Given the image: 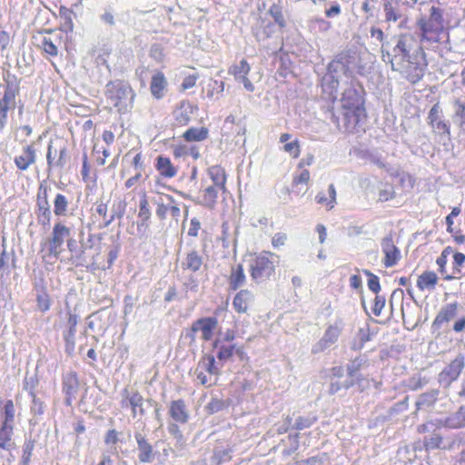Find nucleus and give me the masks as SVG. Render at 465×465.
Here are the masks:
<instances>
[{"label": "nucleus", "instance_id": "45", "mask_svg": "<svg viewBox=\"0 0 465 465\" xmlns=\"http://www.w3.org/2000/svg\"><path fill=\"white\" fill-rule=\"evenodd\" d=\"M138 217L141 219L143 225H144L151 217V210L145 194L143 195L139 203Z\"/></svg>", "mask_w": 465, "mask_h": 465}, {"label": "nucleus", "instance_id": "27", "mask_svg": "<svg viewBox=\"0 0 465 465\" xmlns=\"http://www.w3.org/2000/svg\"><path fill=\"white\" fill-rule=\"evenodd\" d=\"M193 114V106L186 101L181 102L180 105L173 112L175 121L180 125H185L190 122Z\"/></svg>", "mask_w": 465, "mask_h": 465}, {"label": "nucleus", "instance_id": "25", "mask_svg": "<svg viewBox=\"0 0 465 465\" xmlns=\"http://www.w3.org/2000/svg\"><path fill=\"white\" fill-rule=\"evenodd\" d=\"M35 150L32 145L26 146L23 153L15 158L16 167L22 171H25L35 162Z\"/></svg>", "mask_w": 465, "mask_h": 465}, {"label": "nucleus", "instance_id": "58", "mask_svg": "<svg viewBox=\"0 0 465 465\" xmlns=\"http://www.w3.org/2000/svg\"><path fill=\"white\" fill-rule=\"evenodd\" d=\"M225 407L223 401L219 399H212L211 401L206 405V410L210 414H213L222 411Z\"/></svg>", "mask_w": 465, "mask_h": 465}, {"label": "nucleus", "instance_id": "39", "mask_svg": "<svg viewBox=\"0 0 465 465\" xmlns=\"http://www.w3.org/2000/svg\"><path fill=\"white\" fill-rule=\"evenodd\" d=\"M68 199L61 193L56 194L54 201V213L57 216L66 215L68 209Z\"/></svg>", "mask_w": 465, "mask_h": 465}, {"label": "nucleus", "instance_id": "56", "mask_svg": "<svg viewBox=\"0 0 465 465\" xmlns=\"http://www.w3.org/2000/svg\"><path fill=\"white\" fill-rule=\"evenodd\" d=\"M283 150L290 153L293 158H298L301 153L300 143L298 140L286 143L283 146Z\"/></svg>", "mask_w": 465, "mask_h": 465}, {"label": "nucleus", "instance_id": "11", "mask_svg": "<svg viewBox=\"0 0 465 465\" xmlns=\"http://www.w3.org/2000/svg\"><path fill=\"white\" fill-rule=\"evenodd\" d=\"M428 123L431 126L434 134L450 138V124L442 119L439 104H435L430 108L428 114Z\"/></svg>", "mask_w": 465, "mask_h": 465}, {"label": "nucleus", "instance_id": "1", "mask_svg": "<svg viewBox=\"0 0 465 465\" xmlns=\"http://www.w3.org/2000/svg\"><path fill=\"white\" fill-rule=\"evenodd\" d=\"M395 45L391 52L390 43H382L381 47L382 61L391 64L393 71H400L406 74L411 83H417L423 76V69L415 65L413 72H409L411 67V52L417 46V40L411 33L401 34L394 36Z\"/></svg>", "mask_w": 465, "mask_h": 465}, {"label": "nucleus", "instance_id": "40", "mask_svg": "<svg viewBox=\"0 0 465 465\" xmlns=\"http://www.w3.org/2000/svg\"><path fill=\"white\" fill-rule=\"evenodd\" d=\"M437 397L438 391L436 390L421 394L416 401L417 408L422 409L431 406L437 401Z\"/></svg>", "mask_w": 465, "mask_h": 465}, {"label": "nucleus", "instance_id": "31", "mask_svg": "<svg viewBox=\"0 0 465 465\" xmlns=\"http://www.w3.org/2000/svg\"><path fill=\"white\" fill-rule=\"evenodd\" d=\"M246 281V276L242 264H237L232 268V272L229 278V284L232 290H237L242 287Z\"/></svg>", "mask_w": 465, "mask_h": 465}, {"label": "nucleus", "instance_id": "28", "mask_svg": "<svg viewBox=\"0 0 465 465\" xmlns=\"http://www.w3.org/2000/svg\"><path fill=\"white\" fill-rule=\"evenodd\" d=\"M198 368L204 371L208 375L218 379L220 368L215 362V359L212 355H204L201 358L197 365Z\"/></svg>", "mask_w": 465, "mask_h": 465}, {"label": "nucleus", "instance_id": "47", "mask_svg": "<svg viewBox=\"0 0 465 465\" xmlns=\"http://www.w3.org/2000/svg\"><path fill=\"white\" fill-rule=\"evenodd\" d=\"M36 302L37 308L42 312H45L50 309V300L48 294L45 291H39L38 285L36 284Z\"/></svg>", "mask_w": 465, "mask_h": 465}, {"label": "nucleus", "instance_id": "3", "mask_svg": "<svg viewBox=\"0 0 465 465\" xmlns=\"http://www.w3.org/2000/svg\"><path fill=\"white\" fill-rule=\"evenodd\" d=\"M5 89L3 96H0V129L4 130L7 124V114L15 107V97L19 94V82L15 75L7 73L4 77Z\"/></svg>", "mask_w": 465, "mask_h": 465}, {"label": "nucleus", "instance_id": "63", "mask_svg": "<svg viewBox=\"0 0 465 465\" xmlns=\"http://www.w3.org/2000/svg\"><path fill=\"white\" fill-rule=\"evenodd\" d=\"M287 234L284 232H277L272 238V245L274 248H280L285 244Z\"/></svg>", "mask_w": 465, "mask_h": 465}, {"label": "nucleus", "instance_id": "26", "mask_svg": "<svg viewBox=\"0 0 465 465\" xmlns=\"http://www.w3.org/2000/svg\"><path fill=\"white\" fill-rule=\"evenodd\" d=\"M440 424L450 429L465 427V408L460 407L455 413H452L444 420H440Z\"/></svg>", "mask_w": 465, "mask_h": 465}, {"label": "nucleus", "instance_id": "36", "mask_svg": "<svg viewBox=\"0 0 465 465\" xmlns=\"http://www.w3.org/2000/svg\"><path fill=\"white\" fill-rule=\"evenodd\" d=\"M329 197L325 195L324 193L320 192L315 199L318 203L326 204L329 210H331L336 203V190L333 184H330L328 188Z\"/></svg>", "mask_w": 465, "mask_h": 465}, {"label": "nucleus", "instance_id": "9", "mask_svg": "<svg viewBox=\"0 0 465 465\" xmlns=\"http://www.w3.org/2000/svg\"><path fill=\"white\" fill-rule=\"evenodd\" d=\"M152 202L156 204V215L161 220H164L168 213L178 222L181 209L179 203L171 195H161L158 198H153Z\"/></svg>", "mask_w": 465, "mask_h": 465}, {"label": "nucleus", "instance_id": "38", "mask_svg": "<svg viewBox=\"0 0 465 465\" xmlns=\"http://www.w3.org/2000/svg\"><path fill=\"white\" fill-rule=\"evenodd\" d=\"M35 384H32L31 389L29 390V395L32 398V405L30 408L31 413L34 415V417H39L42 416L45 410V404L43 400L38 398L34 391Z\"/></svg>", "mask_w": 465, "mask_h": 465}, {"label": "nucleus", "instance_id": "52", "mask_svg": "<svg viewBox=\"0 0 465 465\" xmlns=\"http://www.w3.org/2000/svg\"><path fill=\"white\" fill-rule=\"evenodd\" d=\"M130 406L133 409V415L135 416L137 414V409H139L140 414L143 412L142 408L143 397L138 392H133L128 398Z\"/></svg>", "mask_w": 465, "mask_h": 465}, {"label": "nucleus", "instance_id": "49", "mask_svg": "<svg viewBox=\"0 0 465 465\" xmlns=\"http://www.w3.org/2000/svg\"><path fill=\"white\" fill-rule=\"evenodd\" d=\"M429 20L431 21V23H434L435 26L438 27V29H443V12L441 9L431 6L430 9V17Z\"/></svg>", "mask_w": 465, "mask_h": 465}, {"label": "nucleus", "instance_id": "61", "mask_svg": "<svg viewBox=\"0 0 465 465\" xmlns=\"http://www.w3.org/2000/svg\"><path fill=\"white\" fill-rule=\"evenodd\" d=\"M394 190L391 185H386L384 189H381L379 192V201L386 202L394 197Z\"/></svg>", "mask_w": 465, "mask_h": 465}, {"label": "nucleus", "instance_id": "37", "mask_svg": "<svg viewBox=\"0 0 465 465\" xmlns=\"http://www.w3.org/2000/svg\"><path fill=\"white\" fill-rule=\"evenodd\" d=\"M383 8L387 22H396L401 17L397 2L387 1L383 4Z\"/></svg>", "mask_w": 465, "mask_h": 465}, {"label": "nucleus", "instance_id": "46", "mask_svg": "<svg viewBox=\"0 0 465 465\" xmlns=\"http://www.w3.org/2000/svg\"><path fill=\"white\" fill-rule=\"evenodd\" d=\"M219 190L221 189L215 185L209 186L204 190L203 201L206 206L210 208L213 207L218 196Z\"/></svg>", "mask_w": 465, "mask_h": 465}, {"label": "nucleus", "instance_id": "35", "mask_svg": "<svg viewBox=\"0 0 465 465\" xmlns=\"http://www.w3.org/2000/svg\"><path fill=\"white\" fill-rule=\"evenodd\" d=\"M341 334V328L337 325L330 326L322 339L320 341V346L323 349L326 348L333 343H335Z\"/></svg>", "mask_w": 465, "mask_h": 465}, {"label": "nucleus", "instance_id": "43", "mask_svg": "<svg viewBox=\"0 0 465 465\" xmlns=\"http://www.w3.org/2000/svg\"><path fill=\"white\" fill-rule=\"evenodd\" d=\"M371 334L369 329L361 328L356 335V338L351 345V348L355 351L361 350L364 344L370 341Z\"/></svg>", "mask_w": 465, "mask_h": 465}, {"label": "nucleus", "instance_id": "8", "mask_svg": "<svg viewBox=\"0 0 465 465\" xmlns=\"http://www.w3.org/2000/svg\"><path fill=\"white\" fill-rule=\"evenodd\" d=\"M465 369V356L459 353L440 373L438 381L445 387H449L457 381Z\"/></svg>", "mask_w": 465, "mask_h": 465}, {"label": "nucleus", "instance_id": "32", "mask_svg": "<svg viewBox=\"0 0 465 465\" xmlns=\"http://www.w3.org/2000/svg\"><path fill=\"white\" fill-rule=\"evenodd\" d=\"M48 191L49 188L45 184V182L42 183L39 186V191L37 194V213H46L50 211V204L48 202Z\"/></svg>", "mask_w": 465, "mask_h": 465}, {"label": "nucleus", "instance_id": "30", "mask_svg": "<svg viewBox=\"0 0 465 465\" xmlns=\"http://www.w3.org/2000/svg\"><path fill=\"white\" fill-rule=\"evenodd\" d=\"M438 282V276L434 272H424L420 274L417 281V286L420 290L431 291L435 288Z\"/></svg>", "mask_w": 465, "mask_h": 465}, {"label": "nucleus", "instance_id": "15", "mask_svg": "<svg viewBox=\"0 0 465 465\" xmlns=\"http://www.w3.org/2000/svg\"><path fill=\"white\" fill-rule=\"evenodd\" d=\"M232 448L228 443H217L210 455V465H222L231 460Z\"/></svg>", "mask_w": 465, "mask_h": 465}, {"label": "nucleus", "instance_id": "60", "mask_svg": "<svg viewBox=\"0 0 465 465\" xmlns=\"http://www.w3.org/2000/svg\"><path fill=\"white\" fill-rule=\"evenodd\" d=\"M34 449V443L31 441H28L25 444L24 450H23V456H22V465H28L29 460L32 456Z\"/></svg>", "mask_w": 465, "mask_h": 465}, {"label": "nucleus", "instance_id": "57", "mask_svg": "<svg viewBox=\"0 0 465 465\" xmlns=\"http://www.w3.org/2000/svg\"><path fill=\"white\" fill-rule=\"evenodd\" d=\"M57 148V155L58 159L54 163L55 167L64 168L67 163V153H66V147L64 145L63 146H56Z\"/></svg>", "mask_w": 465, "mask_h": 465}, {"label": "nucleus", "instance_id": "22", "mask_svg": "<svg viewBox=\"0 0 465 465\" xmlns=\"http://www.w3.org/2000/svg\"><path fill=\"white\" fill-rule=\"evenodd\" d=\"M63 390L66 395L67 404H71L72 398L75 397V394L79 388V382L74 372H68L64 377Z\"/></svg>", "mask_w": 465, "mask_h": 465}, {"label": "nucleus", "instance_id": "42", "mask_svg": "<svg viewBox=\"0 0 465 465\" xmlns=\"http://www.w3.org/2000/svg\"><path fill=\"white\" fill-rule=\"evenodd\" d=\"M213 347L218 349L217 358L219 361H227L229 360L234 351V345H223L220 344V341L216 340L213 343Z\"/></svg>", "mask_w": 465, "mask_h": 465}, {"label": "nucleus", "instance_id": "19", "mask_svg": "<svg viewBox=\"0 0 465 465\" xmlns=\"http://www.w3.org/2000/svg\"><path fill=\"white\" fill-rule=\"evenodd\" d=\"M252 301L253 295L249 290H241L234 296L232 306L237 312L245 313Z\"/></svg>", "mask_w": 465, "mask_h": 465}, {"label": "nucleus", "instance_id": "23", "mask_svg": "<svg viewBox=\"0 0 465 465\" xmlns=\"http://www.w3.org/2000/svg\"><path fill=\"white\" fill-rule=\"evenodd\" d=\"M167 87V80L162 72L155 73L151 81L150 90L152 95L156 99H161L164 95Z\"/></svg>", "mask_w": 465, "mask_h": 465}, {"label": "nucleus", "instance_id": "21", "mask_svg": "<svg viewBox=\"0 0 465 465\" xmlns=\"http://www.w3.org/2000/svg\"><path fill=\"white\" fill-rule=\"evenodd\" d=\"M203 264V256L196 250H191L186 253L184 260L182 262V268L196 272L201 269Z\"/></svg>", "mask_w": 465, "mask_h": 465}, {"label": "nucleus", "instance_id": "55", "mask_svg": "<svg viewBox=\"0 0 465 465\" xmlns=\"http://www.w3.org/2000/svg\"><path fill=\"white\" fill-rule=\"evenodd\" d=\"M57 148L54 145L53 142H50L47 147L46 153V162H47V170L48 172L54 166V159L57 156Z\"/></svg>", "mask_w": 465, "mask_h": 465}, {"label": "nucleus", "instance_id": "51", "mask_svg": "<svg viewBox=\"0 0 465 465\" xmlns=\"http://www.w3.org/2000/svg\"><path fill=\"white\" fill-rule=\"evenodd\" d=\"M360 367H361V361L358 360H355V361H351L350 364H348L347 372H348V375H349L351 381H347L343 385L344 388L348 389L354 384L353 378L356 376Z\"/></svg>", "mask_w": 465, "mask_h": 465}, {"label": "nucleus", "instance_id": "20", "mask_svg": "<svg viewBox=\"0 0 465 465\" xmlns=\"http://www.w3.org/2000/svg\"><path fill=\"white\" fill-rule=\"evenodd\" d=\"M78 323V317L76 314L69 313L67 319V331L64 333L65 346L67 351H72L74 349V336L76 332V325Z\"/></svg>", "mask_w": 465, "mask_h": 465}, {"label": "nucleus", "instance_id": "41", "mask_svg": "<svg viewBox=\"0 0 465 465\" xmlns=\"http://www.w3.org/2000/svg\"><path fill=\"white\" fill-rule=\"evenodd\" d=\"M418 25L421 31V40H430V37L427 35L429 33L432 32H440L442 29H438L437 26H435L434 23H431L430 20L420 18L418 21Z\"/></svg>", "mask_w": 465, "mask_h": 465}, {"label": "nucleus", "instance_id": "62", "mask_svg": "<svg viewBox=\"0 0 465 465\" xmlns=\"http://www.w3.org/2000/svg\"><path fill=\"white\" fill-rule=\"evenodd\" d=\"M168 430L174 437V439L177 440L179 444L183 445L184 443L183 435L176 424H169Z\"/></svg>", "mask_w": 465, "mask_h": 465}, {"label": "nucleus", "instance_id": "6", "mask_svg": "<svg viewBox=\"0 0 465 465\" xmlns=\"http://www.w3.org/2000/svg\"><path fill=\"white\" fill-rule=\"evenodd\" d=\"M350 55L347 54H338L328 65V76L331 78V88L337 89L340 80L342 77L350 79Z\"/></svg>", "mask_w": 465, "mask_h": 465}, {"label": "nucleus", "instance_id": "50", "mask_svg": "<svg viewBox=\"0 0 465 465\" xmlns=\"http://www.w3.org/2000/svg\"><path fill=\"white\" fill-rule=\"evenodd\" d=\"M194 374L196 375L197 380L202 385L206 387H210L216 383V378L208 375L204 371L200 368H196L194 371Z\"/></svg>", "mask_w": 465, "mask_h": 465}, {"label": "nucleus", "instance_id": "17", "mask_svg": "<svg viewBox=\"0 0 465 465\" xmlns=\"http://www.w3.org/2000/svg\"><path fill=\"white\" fill-rule=\"evenodd\" d=\"M12 435L13 425L2 424L0 428V448L5 452H0L1 458H6V460H9L12 457V454L9 452V450L15 444L14 441L12 440Z\"/></svg>", "mask_w": 465, "mask_h": 465}, {"label": "nucleus", "instance_id": "14", "mask_svg": "<svg viewBox=\"0 0 465 465\" xmlns=\"http://www.w3.org/2000/svg\"><path fill=\"white\" fill-rule=\"evenodd\" d=\"M251 67L245 59H242L238 64L232 65L229 69V74H232L238 82H242L245 89L252 92L254 87L252 82L247 78Z\"/></svg>", "mask_w": 465, "mask_h": 465}, {"label": "nucleus", "instance_id": "44", "mask_svg": "<svg viewBox=\"0 0 465 465\" xmlns=\"http://www.w3.org/2000/svg\"><path fill=\"white\" fill-rule=\"evenodd\" d=\"M268 13L272 17L275 24H277L281 28L286 26V21L282 14V9L279 5H272L269 8Z\"/></svg>", "mask_w": 465, "mask_h": 465}, {"label": "nucleus", "instance_id": "5", "mask_svg": "<svg viewBox=\"0 0 465 465\" xmlns=\"http://www.w3.org/2000/svg\"><path fill=\"white\" fill-rule=\"evenodd\" d=\"M365 120V108L341 109V115L336 116L338 128L348 133H358L364 130Z\"/></svg>", "mask_w": 465, "mask_h": 465}, {"label": "nucleus", "instance_id": "29", "mask_svg": "<svg viewBox=\"0 0 465 465\" xmlns=\"http://www.w3.org/2000/svg\"><path fill=\"white\" fill-rule=\"evenodd\" d=\"M156 161V169L161 175L167 178H172L176 175L177 170L168 157L160 155L157 157Z\"/></svg>", "mask_w": 465, "mask_h": 465}, {"label": "nucleus", "instance_id": "13", "mask_svg": "<svg viewBox=\"0 0 465 465\" xmlns=\"http://www.w3.org/2000/svg\"><path fill=\"white\" fill-rule=\"evenodd\" d=\"M341 109L364 108L362 97L352 81L342 92Z\"/></svg>", "mask_w": 465, "mask_h": 465}, {"label": "nucleus", "instance_id": "10", "mask_svg": "<svg viewBox=\"0 0 465 465\" xmlns=\"http://www.w3.org/2000/svg\"><path fill=\"white\" fill-rule=\"evenodd\" d=\"M218 327V320L216 317H203L193 322L191 333L189 334L192 341L195 340V333L201 332V338L208 341L212 340L214 331Z\"/></svg>", "mask_w": 465, "mask_h": 465}, {"label": "nucleus", "instance_id": "2", "mask_svg": "<svg viewBox=\"0 0 465 465\" xmlns=\"http://www.w3.org/2000/svg\"><path fill=\"white\" fill-rule=\"evenodd\" d=\"M105 94L120 113H126L133 108L135 94L129 83L111 81L106 84Z\"/></svg>", "mask_w": 465, "mask_h": 465}, {"label": "nucleus", "instance_id": "4", "mask_svg": "<svg viewBox=\"0 0 465 465\" xmlns=\"http://www.w3.org/2000/svg\"><path fill=\"white\" fill-rule=\"evenodd\" d=\"M277 255L271 252H262L251 262L250 272L252 280L262 282L268 280L275 271Z\"/></svg>", "mask_w": 465, "mask_h": 465}, {"label": "nucleus", "instance_id": "64", "mask_svg": "<svg viewBox=\"0 0 465 465\" xmlns=\"http://www.w3.org/2000/svg\"><path fill=\"white\" fill-rule=\"evenodd\" d=\"M456 117L460 120V125L465 130V104L458 103Z\"/></svg>", "mask_w": 465, "mask_h": 465}, {"label": "nucleus", "instance_id": "16", "mask_svg": "<svg viewBox=\"0 0 465 465\" xmlns=\"http://www.w3.org/2000/svg\"><path fill=\"white\" fill-rule=\"evenodd\" d=\"M137 442L138 459L143 463H149L154 460L153 446L148 442L143 435L135 433Z\"/></svg>", "mask_w": 465, "mask_h": 465}, {"label": "nucleus", "instance_id": "18", "mask_svg": "<svg viewBox=\"0 0 465 465\" xmlns=\"http://www.w3.org/2000/svg\"><path fill=\"white\" fill-rule=\"evenodd\" d=\"M457 313V303H448L443 306L435 317L432 328L440 329L445 322H450Z\"/></svg>", "mask_w": 465, "mask_h": 465}, {"label": "nucleus", "instance_id": "34", "mask_svg": "<svg viewBox=\"0 0 465 465\" xmlns=\"http://www.w3.org/2000/svg\"><path fill=\"white\" fill-rule=\"evenodd\" d=\"M209 131L206 127L189 128L183 133V137L187 142H201L208 137Z\"/></svg>", "mask_w": 465, "mask_h": 465}, {"label": "nucleus", "instance_id": "53", "mask_svg": "<svg viewBox=\"0 0 465 465\" xmlns=\"http://www.w3.org/2000/svg\"><path fill=\"white\" fill-rule=\"evenodd\" d=\"M316 420H317V417L314 415H309L306 417L300 416L296 419V421H295V424L293 427L296 430H303L306 428H310Z\"/></svg>", "mask_w": 465, "mask_h": 465}, {"label": "nucleus", "instance_id": "12", "mask_svg": "<svg viewBox=\"0 0 465 465\" xmlns=\"http://www.w3.org/2000/svg\"><path fill=\"white\" fill-rule=\"evenodd\" d=\"M381 252L384 254L385 267H393L400 261L401 255L399 248L394 244L391 235L384 237L381 242Z\"/></svg>", "mask_w": 465, "mask_h": 465}, {"label": "nucleus", "instance_id": "24", "mask_svg": "<svg viewBox=\"0 0 465 465\" xmlns=\"http://www.w3.org/2000/svg\"><path fill=\"white\" fill-rule=\"evenodd\" d=\"M169 414L173 420L180 423H185L188 420L189 414L183 401L177 400L171 402Z\"/></svg>", "mask_w": 465, "mask_h": 465}, {"label": "nucleus", "instance_id": "54", "mask_svg": "<svg viewBox=\"0 0 465 465\" xmlns=\"http://www.w3.org/2000/svg\"><path fill=\"white\" fill-rule=\"evenodd\" d=\"M4 421L2 424L13 425L15 419V406L11 400L5 404Z\"/></svg>", "mask_w": 465, "mask_h": 465}, {"label": "nucleus", "instance_id": "59", "mask_svg": "<svg viewBox=\"0 0 465 465\" xmlns=\"http://www.w3.org/2000/svg\"><path fill=\"white\" fill-rule=\"evenodd\" d=\"M44 51L50 55H57V46L48 38L45 37L42 43Z\"/></svg>", "mask_w": 465, "mask_h": 465}, {"label": "nucleus", "instance_id": "33", "mask_svg": "<svg viewBox=\"0 0 465 465\" xmlns=\"http://www.w3.org/2000/svg\"><path fill=\"white\" fill-rule=\"evenodd\" d=\"M208 174L213 182V185L219 187L222 191L225 190L226 175L223 168L213 165L208 169Z\"/></svg>", "mask_w": 465, "mask_h": 465}, {"label": "nucleus", "instance_id": "7", "mask_svg": "<svg viewBox=\"0 0 465 465\" xmlns=\"http://www.w3.org/2000/svg\"><path fill=\"white\" fill-rule=\"evenodd\" d=\"M71 234V230L62 223H57L53 228L47 242V256L57 258L62 252V245Z\"/></svg>", "mask_w": 465, "mask_h": 465}, {"label": "nucleus", "instance_id": "48", "mask_svg": "<svg viewBox=\"0 0 465 465\" xmlns=\"http://www.w3.org/2000/svg\"><path fill=\"white\" fill-rule=\"evenodd\" d=\"M104 310L103 311H99V312H94L92 313L88 319H89V322L87 323L88 325V328L90 330H93V331H104L106 329V326L104 324H98L95 320H99L100 322L102 321V317L104 316Z\"/></svg>", "mask_w": 465, "mask_h": 465}]
</instances>
